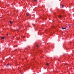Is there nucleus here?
I'll use <instances>...</instances> for the list:
<instances>
[{"label": "nucleus", "mask_w": 74, "mask_h": 74, "mask_svg": "<svg viewBox=\"0 0 74 74\" xmlns=\"http://www.w3.org/2000/svg\"><path fill=\"white\" fill-rule=\"evenodd\" d=\"M29 13H27L26 14V15H27V16H29Z\"/></svg>", "instance_id": "obj_2"}, {"label": "nucleus", "mask_w": 74, "mask_h": 74, "mask_svg": "<svg viewBox=\"0 0 74 74\" xmlns=\"http://www.w3.org/2000/svg\"><path fill=\"white\" fill-rule=\"evenodd\" d=\"M7 35H8V34H7Z\"/></svg>", "instance_id": "obj_11"}, {"label": "nucleus", "mask_w": 74, "mask_h": 74, "mask_svg": "<svg viewBox=\"0 0 74 74\" xmlns=\"http://www.w3.org/2000/svg\"><path fill=\"white\" fill-rule=\"evenodd\" d=\"M62 8H63L64 7V5H62Z\"/></svg>", "instance_id": "obj_9"}, {"label": "nucleus", "mask_w": 74, "mask_h": 74, "mask_svg": "<svg viewBox=\"0 0 74 74\" xmlns=\"http://www.w3.org/2000/svg\"><path fill=\"white\" fill-rule=\"evenodd\" d=\"M49 65V63H47L46 64V66H48Z\"/></svg>", "instance_id": "obj_5"}, {"label": "nucleus", "mask_w": 74, "mask_h": 74, "mask_svg": "<svg viewBox=\"0 0 74 74\" xmlns=\"http://www.w3.org/2000/svg\"><path fill=\"white\" fill-rule=\"evenodd\" d=\"M1 38L3 40H4V37H1Z\"/></svg>", "instance_id": "obj_4"}, {"label": "nucleus", "mask_w": 74, "mask_h": 74, "mask_svg": "<svg viewBox=\"0 0 74 74\" xmlns=\"http://www.w3.org/2000/svg\"><path fill=\"white\" fill-rule=\"evenodd\" d=\"M62 29L63 30L64 29H66V28L65 27V28H64V27H62Z\"/></svg>", "instance_id": "obj_3"}, {"label": "nucleus", "mask_w": 74, "mask_h": 74, "mask_svg": "<svg viewBox=\"0 0 74 74\" xmlns=\"http://www.w3.org/2000/svg\"><path fill=\"white\" fill-rule=\"evenodd\" d=\"M34 1L35 2H36V1H37V0H34Z\"/></svg>", "instance_id": "obj_7"}, {"label": "nucleus", "mask_w": 74, "mask_h": 74, "mask_svg": "<svg viewBox=\"0 0 74 74\" xmlns=\"http://www.w3.org/2000/svg\"><path fill=\"white\" fill-rule=\"evenodd\" d=\"M58 16H59V18H62V15H59Z\"/></svg>", "instance_id": "obj_1"}, {"label": "nucleus", "mask_w": 74, "mask_h": 74, "mask_svg": "<svg viewBox=\"0 0 74 74\" xmlns=\"http://www.w3.org/2000/svg\"><path fill=\"white\" fill-rule=\"evenodd\" d=\"M12 22H13L12 21H10V23H12Z\"/></svg>", "instance_id": "obj_8"}, {"label": "nucleus", "mask_w": 74, "mask_h": 74, "mask_svg": "<svg viewBox=\"0 0 74 74\" xmlns=\"http://www.w3.org/2000/svg\"><path fill=\"white\" fill-rule=\"evenodd\" d=\"M36 47H38V45H37L36 46Z\"/></svg>", "instance_id": "obj_10"}, {"label": "nucleus", "mask_w": 74, "mask_h": 74, "mask_svg": "<svg viewBox=\"0 0 74 74\" xmlns=\"http://www.w3.org/2000/svg\"><path fill=\"white\" fill-rule=\"evenodd\" d=\"M8 64H7V65H6V67H8Z\"/></svg>", "instance_id": "obj_6"}]
</instances>
